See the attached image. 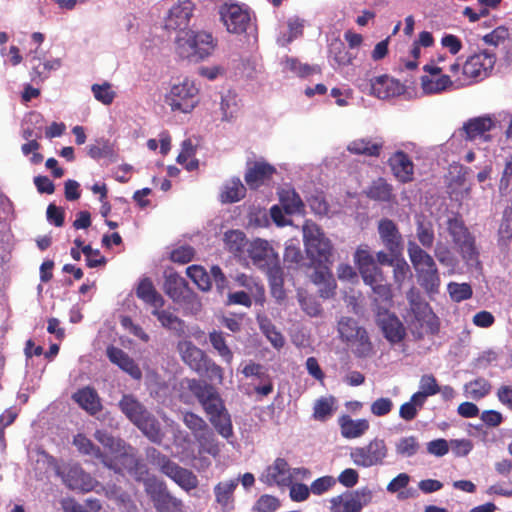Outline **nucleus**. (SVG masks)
<instances>
[{"mask_svg":"<svg viewBox=\"0 0 512 512\" xmlns=\"http://www.w3.org/2000/svg\"><path fill=\"white\" fill-rule=\"evenodd\" d=\"M495 62V54L483 50L469 56L462 66L459 63L451 64L448 71L456 77V87H462L487 78Z\"/></svg>","mask_w":512,"mask_h":512,"instance_id":"obj_1","label":"nucleus"},{"mask_svg":"<svg viewBox=\"0 0 512 512\" xmlns=\"http://www.w3.org/2000/svg\"><path fill=\"white\" fill-rule=\"evenodd\" d=\"M216 47V40L206 31L182 30L174 40L175 53L182 59L200 61L210 56Z\"/></svg>","mask_w":512,"mask_h":512,"instance_id":"obj_2","label":"nucleus"},{"mask_svg":"<svg viewBox=\"0 0 512 512\" xmlns=\"http://www.w3.org/2000/svg\"><path fill=\"white\" fill-rule=\"evenodd\" d=\"M407 252L419 285L429 294L437 293L441 280L433 257L414 241H408Z\"/></svg>","mask_w":512,"mask_h":512,"instance_id":"obj_3","label":"nucleus"},{"mask_svg":"<svg viewBox=\"0 0 512 512\" xmlns=\"http://www.w3.org/2000/svg\"><path fill=\"white\" fill-rule=\"evenodd\" d=\"M409 309L403 315L406 323L414 334L434 333L438 329L437 318L420 293L412 287L407 292Z\"/></svg>","mask_w":512,"mask_h":512,"instance_id":"obj_4","label":"nucleus"},{"mask_svg":"<svg viewBox=\"0 0 512 512\" xmlns=\"http://www.w3.org/2000/svg\"><path fill=\"white\" fill-rule=\"evenodd\" d=\"M37 463L46 464L72 490L88 492L95 486V480L76 463L58 464L53 457L46 453L39 454Z\"/></svg>","mask_w":512,"mask_h":512,"instance_id":"obj_5","label":"nucleus"},{"mask_svg":"<svg viewBox=\"0 0 512 512\" xmlns=\"http://www.w3.org/2000/svg\"><path fill=\"white\" fill-rule=\"evenodd\" d=\"M443 58H439L437 62L426 64L423 67V75L420 77V88L425 95H437L449 91L456 87V77L451 73L445 74L444 67L439 63Z\"/></svg>","mask_w":512,"mask_h":512,"instance_id":"obj_6","label":"nucleus"},{"mask_svg":"<svg viewBox=\"0 0 512 512\" xmlns=\"http://www.w3.org/2000/svg\"><path fill=\"white\" fill-rule=\"evenodd\" d=\"M198 88L190 79L173 84L164 101L173 112L190 113L198 105Z\"/></svg>","mask_w":512,"mask_h":512,"instance_id":"obj_7","label":"nucleus"},{"mask_svg":"<svg viewBox=\"0 0 512 512\" xmlns=\"http://www.w3.org/2000/svg\"><path fill=\"white\" fill-rule=\"evenodd\" d=\"M303 241L308 256L320 262L329 261L332 255L331 241L325 236L318 225L306 221L302 227Z\"/></svg>","mask_w":512,"mask_h":512,"instance_id":"obj_8","label":"nucleus"},{"mask_svg":"<svg viewBox=\"0 0 512 512\" xmlns=\"http://www.w3.org/2000/svg\"><path fill=\"white\" fill-rule=\"evenodd\" d=\"M446 226L449 235L459 249L463 259L467 262L476 261L478 250L475 245V239L468 231L463 220L460 217L453 215L448 217Z\"/></svg>","mask_w":512,"mask_h":512,"instance_id":"obj_9","label":"nucleus"},{"mask_svg":"<svg viewBox=\"0 0 512 512\" xmlns=\"http://www.w3.org/2000/svg\"><path fill=\"white\" fill-rule=\"evenodd\" d=\"M349 455L356 466L370 468L384 464L388 447L383 439L374 438L365 446L352 448Z\"/></svg>","mask_w":512,"mask_h":512,"instance_id":"obj_10","label":"nucleus"},{"mask_svg":"<svg viewBox=\"0 0 512 512\" xmlns=\"http://www.w3.org/2000/svg\"><path fill=\"white\" fill-rule=\"evenodd\" d=\"M338 332L343 341L359 356L367 355L371 350L366 331L352 318L343 317L338 322Z\"/></svg>","mask_w":512,"mask_h":512,"instance_id":"obj_11","label":"nucleus"},{"mask_svg":"<svg viewBox=\"0 0 512 512\" xmlns=\"http://www.w3.org/2000/svg\"><path fill=\"white\" fill-rule=\"evenodd\" d=\"M373 491L362 487L354 491H347L330 499L331 512H361L363 507L372 502Z\"/></svg>","mask_w":512,"mask_h":512,"instance_id":"obj_12","label":"nucleus"},{"mask_svg":"<svg viewBox=\"0 0 512 512\" xmlns=\"http://www.w3.org/2000/svg\"><path fill=\"white\" fill-rule=\"evenodd\" d=\"M219 13L221 21L229 33H244L251 23L250 11L244 5L225 3L220 7Z\"/></svg>","mask_w":512,"mask_h":512,"instance_id":"obj_13","label":"nucleus"},{"mask_svg":"<svg viewBox=\"0 0 512 512\" xmlns=\"http://www.w3.org/2000/svg\"><path fill=\"white\" fill-rule=\"evenodd\" d=\"M188 387L198 399L208 417L226 409L218 391L212 385L192 380Z\"/></svg>","mask_w":512,"mask_h":512,"instance_id":"obj_14","label":"nucleus"},{"mask_svg":"<svg viewBox=\"0 0 512 512\" xmlns=\"http://www.w3.org/2000/svg\"><path fill=\"white\" fill-rule=\"evenodd\" d=\"M376 322L382 330L384 337L392 344L401 342L406 336L404 325L387 307H377Z\"/></svg>","mask_w":512,"mask_h":512,"instance_id":"obj_15","label":"nucleus"},{"mask_svg":"<svg viewBox=\"0 0 512 512\" xmlns=\"http://www.w3.org/2000/svg\"><path fill=\"white\" fill-rule=\"evenodd\" d=\"M195 4L192 0H179L168 11L165 17V27L167 29L186 30L190 19L193 16Z\"/></svg>","mask_w":512,"mask_h":512,"instance_id":"obj_16","label":"nucleus"},{"mask_svg":"<svg viewBox=\"0 0 512 512\" xmlns=\"http://www.w3.org/2000/svg\"><path fill=\"white\" fill-rule=\"evenodd\" d=\"M361 87L363 91H368L379 99H387L399 95L403 89L399 81L386 75L375 77Z\"/></svg>","mask_w":512,"mask_h":512,"instance_id":"obj_17","label":"nucleus"},{"mask_svg":"<svg viewBox=\"0 0 512 512\" xmlns=\"http://www.w3.org/2000/svg\"><path fill=\"white\" fill-rule=\"evenodd\" d=\"M260 481L269 486H288L291 484L289 465L283 458H277L261 474Z\"/></svg>","mask_w":512,"mask_h":512,"instance_id":"obj_18","label":"nucleus"},{"mask_svg":"<svg viewBox=\"0 0 512 512\" xmlns=\"http://www.w3.org/2000/svg\"><path fill=\"white\" fill-rule=\"evenodd\" d=\"M494 119L489 116H480L468 120L462 128L465 133L466 139L471 141H490L491 136L488 132L494 127Z\"/></svg>","mask_w":512,"mask_h":512,"instance_id":"obj_19","label":"nucleus"},{"mask_svg":"<svg viewBox=\"0 0 512 512\" xmlns=\"http://www.w3.org/2000/svg\"><path fill=\"white\" fill-rule=\"evenodd\" d=\"M248 253L253 264L259 269L271 265L279 258L269 242L260 238L250 243Z\"/></svg>","mask_w":512,"mask_h":512,"instance_id":"obj_20","label":"nucleus"},{"mask_svg":"<svg viewBox=\"0 0 512 512\" xmlns=\"http://www.w3.org/2000/svg\"><path fill=\"white\" fill-rule=\"evenodd\" d=\"M378 233L382 243L390 253H400L402 249V236L392 220L382 219L378 224Z\"/></svg>","mask_w":512,"mask_h":512,"instance_id":"obj_21","label":"nucleus"},{"mask_svg":"<svg viewBox=\"0 0 512 512\" xmlns=\"http://www.w3.org/2000/svg\"><path fill=\"white\" fill-rule=\"evenodd\" d=\"M162 472L175 481L185 490H191L197 487V477L189 470L184 469L177 464L164 460L161 466Z\"/></svg>","mask_w":512,"mask_h":512,"instance_id":"obj_22","label":"nucleus"},{"mask_svg":"<svg viewBox=\"0 0 512 512\" xmlns=\"http://www.w3.org/2000/svg\"><path fill=\"white\" fill-rule=\"evenodd\" d=\"M276 169L269 163L257 161L248 167L245 173V181L251 189H256L269 181Z\"/></svg>","mask_w":512,"mask_h":512,"instance_id":"obj_23","label":"nucleus"},{"mask_svg":"<svg viewBox=\"0 0 512 512\" xmlns=\"http://www.w3.org/2000/svg\"><path fill=\"white\" fill-rule=\"evenodd\" d=\"M106 353L107 357L113 364L117 365L121 370L129 374L133 379H141L142 372L139 366L122 349L110 346L107 348Z\"/></svg>","mask_w":512,"mask_h":512,"instance_id":"obj_24","label":"nucleus"},{"mask_svg":"<svg viewBox=\"0 0 512 512\" xmlns=\"http://www.w3.org/2000/svg\"><path fill=\"white\" fill-rule=\"evenodd\" d=\"M113 458L108 457V463L116 464L117 468L108 467L109 469L114 470L115 472L122 473L127 471L129 473H133L134 470H141L143 467L139 464L133 449L126 445H123L120 451L116 452L112 455Z\"/></svg>","mask_w":512,"mask_h":512,"instance_id":"obj_25","label":"nucleus"},{"mask_svg":"<svg viewBox=\"0 0 512 512\" xmlns=\"http://www.w3.org/2000/svg\"><path fill=\"white\" fill-rule=\"evenodd\" d=\"M178 351L183 361L191 369L197 372L202 371L206 357L201 349L196 347L191 341L183 340L178 343Z\"/></svg>","mask_w":512,"mask_h":512,"instance_id":"obj_26","label":"nucleus"},{"mask_svg":"<svg viewBox=\"0 0 512 512\" xmlns=\"http://www.w3.org/2000/svg\"><path fill=\"white\" fill-rule=\"evenodd\" d=\"M389 164L394 175L400 181L407 182L412 179L414 166L411 159L404 152H395L389 158Z\"/></svg>","mask_w":512,"mask_h":512,"instance_id":"obj_27","label":"nucleus"},{"mask_svg":"<svg viewBox=\"0 0 512 512\" xmlns=\"http://www.w3.org/2000/svg\"><path fill=\"white\" fill-rule=\"evenodd\" d=\"M341 434L344 438L354 439L364 435L369 429V422L366 419H352L344 415L339 419Z\"/></svg>","mask_w":512,"mask_h":512,"instance_id":"obj_28","label":"nucleus"},{"mask_svg":"<svg viewBox=\"0 0 512 512\" xmlns=\"http://www.w3.org/2000/svg\"><path fill=\"white\" fill-rule=\"evenodd\" d=\"M165 293L177 303L186 299V294L190 291L187 289L186 281L176 273L166 275L164 283Z\"/></svg>","mask_w":512,"mask_h":512,"instance_id":"obj_29","label":"nucleus"},{"mask_svg":"<svg viewBox=\"0 0 512 512\" xmlns=\"http://www.w3.org/2000/svg\"><path fill=\"white\" fill-rule=\"evenodd\" d=\"M279 201L281 207L288 215L300 214L304 210V203L296 191L290 187L279 190Z\"/></svg>","mask_w":512,"mask_h":512,"instance_id":"obj_30","label":"nucleus"},{"mask_svg":"<svg viewBox=\"0 0 512 512\" xmlns=\"http://www.w3.org/2000/svg\"><path fill=\"white\" fill-rule=\"evenodd\" d=\"M73 399L84 410L95 414L101 410V402L97 392L91 387H84L73 394Z\"/></svg>","mask_w":512,"mask_h":512,"instance_id":"obj_31","label":"nucleus"},{"mask_svg":"<svg viewBox=\"0 0 512 512\" xmlns=\"http://www.w3.org/2000/svg\"><path fill=\"white\" fill-rule=\"evenodd\" d=\"M73 444L76 446L78 451L82 454L88 455L101 461L106 467L117 468V465L108 463V456L103 455L99 448H97L90 439L83 434H77L73 439Z\"/></svg>","mask_w":512,"mask_h":512,"instance_id":"obj_32","label":"nucleus"},{"mask_svg":"<svg viewBox=\"0 0 512 512\" xmlns=\"http://www.w3.org/2000/svg\"><path fill=\"white\" fill-rule=\"evenodd\" d=\"M237 485V480H227L215 486L214 494L216 502L224 511H229L233 508V493Z\"/></svg>","mask_w":512,"mask_h":512,"instance_id":"obj_33","label":"nucleus"},{"mask_svg":"<svg viewBox=\"0 0 512 512\" xmlns=\"http://www.w3.org/2000/svg\"><path fill=\"white\" fill-rule=\"evenodd\" d=\"M119 408L134 424L148 413L144 406L132 395H124L119 402Z\"/></svg>","mask_w":512,"mask_h":512,"instance_id":"obj_34","label":"nucleus"},{"mask_svg":"<svg viewBox=\"0 0 512 512\" xmlns=\"http://www.w3.org/2000/svg\"><path fill=\"white\" fill-rule=\"evenodd\" d=\"M151 314L157 318L164 328L177 333L184 331V322L171 311L164 309L163 306H155L151 309Z\"/></svg>","mask_w":512,"mask_h":512,"instance_id":"obj_35","label":"nucleus"},{"mask_svg":"<svg viewBox=\"0 0 512 512\" xmlns=\"http://www.w3.org/2000/svg\"><path fill=\"white\" fill-rule=\"evenodd\" d=\"M136 295L144 303L149 305L150 310L157 305L164 306L163 297L155 290L152 282L148 279H144L139 283L136 289Z\"/></svg>","mask_w":512,"mask_h":512,"instance_id":"obj_36","label":"nucleus"},{"mask_svg":"<svg viewBox=\"0 0 512 512\" xmlns=\"http://www.w3.org/2000/svg\"><path fill=\"white\" fill-rule=\"evenodd\" d=\"M246 188L239 178L228 180L222 188L220 198L223 203L238 202L244 198Z\"/></svg>","mask_w":512,"mask_h":512,"instance_id":"obj_37","label":"nucleus"},{"mask_svg":"<svg viewBox=\"0 0 512 512\" xmlns=\"http://www.w3.org/2000/svg\"><path fill=\"white\" fill-rule=\"evenodd\" d=\"M257 321L262 333L274 348L280 349L284 346L285 339L283 335L276 329L272 322L266 317L258 315Z\"/></svg>","mask_w":512,"mask_h":512,"instance_id":"obj_38","label":"nucleus"},{"mask_svg":"<svg viewBox=\"0 0 512 512\" xmlns=\"http://www.w3.org/2000/svg\"><path fill=\"white\" fill-rule=\"evenodd\" d=\"M381 148V143L373 142L366 138L355 139L347 146L349 152L367 156H378Z\"/></svg>","mask_w":512,"mask_h":512,"instance_id":"obj_39","label":"nucleus"},{"mask_svg":"<svg viewBox=\"0 0 512 512\" xmlns=\"http://www.w3.org/2000/svg\"><path fill=\"white\" fill-rule=\"evenodd\" d=\"M151 441L159 443L163 438L158 421L147 413L135 424Z\"/></svg>","mask_w":512,"mask_h":512,"instance_id":"obj_40","label":"nucleus"},{"mask_svg":"<svg viewBox=\"0 0 512 512\" xmlns=\"http://www.w3.org/2000/svg\"><path fill=\"white\" fill-rule=\"evenodd\" d=\"M312 280L315 284L324 285V287L320 289L321 297L329 298L334 294L336 283L327 267L317 270L312 276Z\"/></svg>","mask_w":512,"mask_h":512,"instance_id":"obj_41","label":"nucleus"},{"mask_svg":"<svg viewBox=\"0 0 512 512\" xmlns=\"http://www.w3.org/2000/svg\"><path fill=\"white\" fill-rule=\"evenodd\" d=\"M440 387L437 384L436 378L431 374H425L420 378L419 391L414 393L415 400H420L424 404L429 396L439 393Z\"/></svg>","mask_w":512,"mask_h":512,"instance_id":"obj_42","label":"nucleus"},{"mask_svg":"<svg viewBox=\"0 0 512 512\" xmlns=\"http://www.w3.org/2000/svg\"><path fill=\"white\" fill-rule=\"evenodd\" d=\"M223 241L225 248L234 255L240 254L247 245L246 236L240 230L226 231Z\"/></svg>","mask_w":512,"mask_h":512,"instance_id":"obj_43","label":"nucleus"},{"mask_svg":"<svg viewBox=\"0 0 512 512\" xmlns=\"http://www.w3.org/2000/svg\"><path fill=\"white\" fill-rule=\"evenodd\" d=\"M91 91L94 98L105 106L111 105L117 96L113 85L107 81L93 84Z\"/></svg>","mask_w":512,"mask_h":512,"instance_id":"obj_44","label":"nucleus"},{"mask_svg":"<svg viewBox=\"0 0 512 512\" xmlns=\"http://www.w3.org/2000/svg\"><path fill=\"white\" fill-rule=\"evenodd\" d=\"M220 110L223 121H231L234 119L239 110L237 95L232 91L222 94L220 102Z\"/></svg>","mask_w":512,"mask_h":512,"instance_id":"obj_45","label":"nucleus"},{"mask_svg":"<svg viewBox=\"0 0 512 512\" xmlns=\"http://www.w3.org/2000/svg\"><path fill=\"white\" fill-rule=\"evenodd\" d=\"M209 420L222 437L229 439L233 436V426L227 409L210 416Z\"/></svg>","mask_w":512,"mask_h":512,"instance_id":"obj_46","label":"nucleus"},{"mask_svg":"<svg viewBox=\"0 0 512 512\" xmlns=\"http://www.w3.org/2000/svg\"><path fill=\"white\" fill-rule=\"evenodd\" d=\"M419 448L420 444L415 436L401 437L395 442L396 454L404 458L413 457L418 453Z\"/></svg>","mask_w":512,"mask_h":512,"instance_id":"obj_47","label":"nucleus"},{"mask_svg":"<svg viewBox=\"0 0 512 512\" xmlns=\"http://www.w3.org/2000/svg\"><path fill=\"white\" fill-rule=\"evenodd\" d=\"M491 389V385L484 378H477L464 386L466 397L479 400L485 397Z\"/></svg>","mask_w":512,"mask_h":512,"instance_id":"obj_48","label":"nucleus"},{"mask_svg":"<svg viewBox=\"0 0 512 512\" xmlns=\"http://www.w3.org/2000/svg\"><path fill=\"white\" fill-rule=\"evenodd\" d=\"M366 193L371 199L389 201L392 196V188L384 179L379 178L373 181Z\"/></svg>","mask_w":512,"mask_h":512,"instance_id":"obj_49","label":"nucleus"},{"mask_svg":"<svg viewBox=\"0 0 512 512\" xmlns=\"http://www.w3.org/2000/svg\"><path fill=\"white\" fill-rule=\"evenodd\" d=\"M187 276L202 291H208L211 288V280L209 274L202 266L192 265L186 269Z\"/></svg>","mask_w":512,"mask_h":512,"instance_id":"obj_50","label":"nucleus"},{"mask_svg":"<svg viewBox=\"0 0 512 512\" xmlns=\"http://www.w3.org/2000/svg\"><path fill=\"white\" fill-rule=\"evenodd\" d=\"M210 342L213 348L223 358V360L230 364L233 360V353L227 346L224 336L221 332L213 331L209 334Z\"/></svg>","mask_w":512,"mask_h":512,"instance_id":"obj_51","label":"nucleus"},{"mask_svg":"<svg viewBox=\"0 0 512 512\" xmlns=\"http://www.w3.org/2000/svg\"><path fill=\"white\" fill-rule=\"evenodd\" d=\"M370 287L375 294L374 302L376 308L378 306L387 307V305H391L393 296L390 285L384 283V281H379Z\"/></svg>","mask_w":512,"mask_h":512,"instance_id":"obj_52","label":"nucleus"},{"mask_svg":"<svg viewBox=\"0 0 512 512\" xmlns=\"http://www.w3.org/2000/svg\"><path fill=\"white\" fill-rule=\"evenodd\" d=\"M330 54L339 66L349 65L355 58V55L347 51L344 44L340 41L331 43Z\"/></svg>","mask_w":512,"mask_h":512,"instance_id":"obj_53","label":"nucleus"},{"mask_svg":"<svg viewBox=\"0 0 512 512\" xmlns=\"http://www.w3.org/2000/svg\"><path fill=\"white\" fill-rule=\"evenodd\" d=\"M195 154V149L190 140H185L182 143L181 152L177 157V162L181 165H185L188 171H192L198 167V161L191 159Z\"/></svg>","mask_w":512,"mask_h":512,"instance_id":"obj_54","label":"nucleus"},{"mask_svg":"<svg viewBox=\"0 0 512 512\" xmlns=\"http://www.w3.org/2000/svg\"><path fill=\"white\" fill-rule=\"evenodd\" d=\"M201 449L212 455L217 456L220 453V447L214 434L208 429L196 437Z\"/></svg>","mask_w":512,"mask_h":512,"instance_id":"obj_55","label":"nucleus"},{"mask_svg":"<svg viewBox=\"0 0 512 512\" xmlns=\"http://www.w3.org/2000/svg\"><path fill=\"white\" fill-rule=\"evenodd\" d=\"M447 289L451 299L455 302H461L472 296V288L468 283L450 282Z\"/></svg>","mask_w":512,"mask_h":512,"instance_id":"obj_56","label":"nucleus"},{"mask_svg":"<svg viewBox=\"0 0 512 512\" xmlns=\"http://www.w3.org/2000/svg\"><path fill=\"white\" fill-rule=\"evenodd\" d=\"M334 410V398L323 397L316 401L313 416L317 420H325L331 416Z\"/></svg>","mask_w":512,"mask_h":512,"instance_id":"obj_57","label":"nucleus"},{"mask_svg":"<svg viewBox=\"0 0 512 512\" xmlns=\"http://www.w3.org/2000/svg\"><path fill=\"white\" fill-rule=\"evenodd\" d=\"M354 263L359 271L376 264L368 245H360L354 253Z\"/></svg>","mask_w":512,"mask_h":512,"instance_id":"obj_58","label":"nucleus"},{"mask_svg":"<svg viewBox=\"0 0 512 512\" xmlns=\"http://www.w3.org/2000/svg\"><path fill=\"white\" fill-rule=\"evenodd\" d=\"M235 281L239 286L245 287L252 296L262 299L264 295V288L259 285L255 279L246 274H239L236 276Z\"/></svg>","mask_w":512,"mask_h":512,"instance_id":"obj_59","label":"nucleus"},{"mask_svg":"<svg viewBox=\"0 0 512 512\" xmlns=\"http://www.w3.org/2000/svg\"><path fill=\"white\" fill-rule=\"evenodd\" d=\"M200 373H203L205 377L217 384H222L224 379L223 369L210 359L204 361L203 369Z\"/></svg>","mask_w":512,"mask_h":512,"instance_id":"obj_60","label":"nucleus"},{"mask_svg":"<svg viewBox=\"0 0 512 512\" xmlns=\"http://www.w3.org/2000/svg\"><path fill=\"white\" fill-rule=\"evenodd\" d=\"M38 63L33 65L34 71L41 77L46 78L51 71H56L61 67V60L59 58L47 59L42 61L38 56L33 58Z\"/></svg>","mask_w":512,"mask_h":512,"instance_id":"obj_61","label":"nucleus"},{"mask_svg":"<svg viewBox=\"0 0 512 512\" xmlns=\"http://www.w3.org/2000/svg\"><path fill=\"white\" fill-rule=\"evenodd\" d=\"M183 422L192 430L195 438L207 430L206 422L200 416L192 412H186L183 415Z\"/></svg>","mask_w":512,"mask_h":512,"instance_id":"obj_62","label":"nucleus"},{"mask_svg":"<svg viewBox=\"0 0 512 512\" xmlns=\"http://www.w3.org/2000/svg\"><path fill=\"white\" fill-rule=\"evenodd\" d=\"M423 405L424 403L422 401L415 400V396L412 395L408 402L401 405L399 415L402 419L410 421L416 417Z\"/></svg>","mask_w":512,"mask_h":512,"instance_id":"obj_63","label":"nucleus"},{"mask_svg":"<svg viewBox=\"0 0 512 512\" xmlns=\"http://www.w3.org/2000/svg\"><path fill=\"white\" fill-rule=\"evenodd\" d=\"M280 508L278 498L271 495L261 496L255 504L254 512H275Z\"/></svg>","mask_w":512,"mask_h":512,"instance_id":"obj_64","label":"nucleus"}]
</instances>
